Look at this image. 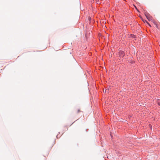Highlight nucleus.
<instances>
[{
    "instance_id": "obj_5",
    "label": "nucleus",
    "mask_w": 160,
    "mask_h": 160,
    "mask_svg": "<svg viewBox=\"0 0 160 160\" xmlns=\"http://www.w3.org/2000/svg\"><path fill=\"white\" fill-rule=\"evenodd\" d=\"M108 89H106L105 91V92H108Z\"/></svg>"
},
{
    "instance_id": "obj_4",
    "label": "nucleus",
    "mask_w": 160,
    "mask_h": 160,
    "mask_svg": "<svg viewBox=\"0 0 160 160\" xmlns=\"http://www.w3.org/2000/svg\"><path fill=\"white\" fill-rule=\"evenodd\" d=\"M157 102H158V105L160 106V100H158L157 101Z\"/></svg>"
},
{
    "instance_id": "obj_3",
    "label": "nucleus",
    "mask_w": 160,
    "mask_h": 160,
    "mask_svg": "<svg viewBox=\"0 0 160 160\" xmlns=\"http://www.w3.org/2000/svg\"><path fill=\"white\" fill-rule=\"evenodd\" d=\"M81 111L80 110V109H78L77 110V111H76V113H79V112H81Z\"/></svg>"
},
{
    "instance_id": "obj_1",
    "label": "nucleus",
    "mask_w": 160,
    "mask_h": 160,
    "mask_svg": "<svg viewBox=\"0 0 160 160\" xmlns=\"http://www.w3.org/2000/svg\"><path fill=\"white\" fill-rule=\"evenodd\" d=\"M145 15L149 21H151L152 20V18L151 16H150L149 14L148 13H145Z\"/></svg>"
},
{
    "instance_id": "obj_2",
    "label": "nucleus",
    "mask_w": 160,
    "mask_h": 160,
    "mask_svg": "<svg viewBox=\"0 0 160 160\" xmlns=\"http://www.w3.org/2000/svg\"><path fill=\"white\" fill-rule=\"evenodd\" d=\"M119 55L120 57H123L125 55V54L123 51H121L119 52Z\"/></svg>"
},
{
    "instance_id": "obj_6",
    "label": "nucleus",
    "mask_w": 160,
    "mask_h": 160,
    "mask_svg": "<svg viewBox=\"0 0 160 160\" xmlns=\"http://www.w3.org/2000/svg\"><path fill=\"white\" fill-rule=\"evenodd\" d=\"M145 21L146 22V23H147V24H148V25H149L150 27H151V26L150 25V24H149V23H148V22L146 21V20H145Z\"/></svg>"
}]
</instances>
